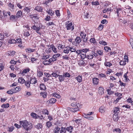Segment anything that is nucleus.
<instances>
[{"mask_svg":"<svg viewBox=\"0 0 133 133\" xmlns=\"http://www.w3.org/2000/svg\"><path fill=\"white\" fill-rule=\"evenodd\" d=\"M131 8L128 6H125L124 9V11L125 14L129 16H131L133 15V10L131 9Z\"/></svg>","mask_w":133,"mask_h":133,"instance_id":"obj_1","label":"nucleus"},{"mask_svg":"<svg viewBox=\"0 0 133 133\" xmlns=\"http://www.w3.org/2000/svg\"><path fill=\"white\" fill-rule=\"evenodd\" d=\"M30 70V69L29 68H27L22 70L20 71L19 74L22 76H26L28 75V73Z\"/></svg>","mask_w":133,"mask_h":133,"instance_id":"obj_2","label":"nucleus"},{"mask_svg":"<svg viewBox=\"0 0 133 133\" xmlns=\"http://www.w3.org/2000/svg\"><path fill=\"white\" fill-rule=\"evenodd\" d=\"M31 28L35 30L36 31V32L37 34H39L40 35H41V33L39 31V30L41 29V27L39 24H38V25H34L32 26L31 27Z\"/></svg>","mask_w":133,"mask_h":133,"instance_id":"obj_3","label":"nucleus"},{"mask_svg":"<svg viewBox=\"0 0 133 133\" xmlns=\"http://www.w3.org/2000/svg\"><path fill=\"white\" fill-rule=\"evenodd\" d=\"M67 24H66V27L67 30H71V31H73L74 29V25L72 24V22H70L69 23V21L67 22Z\"/></svg>","mask_w":133,"mask_h":133,"instance_id":"obj_4","label":"nucleus"},{"mask_svg":"<svg viewBox=\"0 0 133 133\" xmlns=\"http://www.w3.org/2000/svg\"><path fill=\"white\" fill-rule=\"evenodd\" d=\"M49 57V56L47 55L45 57H44V58L45 59L43 61V63L45 65H49L51 63V62L50 61L49 59H48V58Z\"/></svg>","mask_w":133,"mask_h":133,"instance_id":"obj_5","label":"nucleus"},{"mask_svg":"<svg viewBox=\"0 0 133 133\" xmlns=\"http://www.w3.org/2000/svg\"><path fill=\"white\" fill-rule=\"evenodd\" d=\"M89 49L85 48L81 50H76V53L79 55V54H80L82 52L87 53V52H89Z\"/></svg>","mask_w":133,"mask_h":133,"instance_id":"obj_6","label":"nucleus"},{"mask_svg":"<svg viewBox=\"0 0 133 133\" xmlns=\"http://www.w3.org/2000/svg\"><path fill=\"white\" fill-rule=\"evenodd\" d=\"M80 36L83 39V41L84 42H86L88 41L87 37L85 38L86 36V34L83 31L81 32L80 33Z\"/></svg>","mask_w":133,"mask_h":133,"instance_id":"obj_7","label":"nucleus"},{"mask_svg":"<svg viewBox=\"0 0 133 133\" xmlns=\"http://www.w3.org/2000/svg\"><path fill=\"white\" fill-rule=\"evenodd\" d=\"M31 84H35L37 82V79L35 77H32L29 81Z\"/></svg>","mask_w":133,"mask_h":133,"instance_id":"obj_8","label":"nucleus"},{"mask_svg":"<svg viewBox=\"0 0 133 133\" xmlns=\"http://www.w3.org/2000/svg\"><path fill=\"white\" fill-rule=\"evenodd\" d=\"M3 13L4 17L5 18H7L9 16H10L11 15L10 12L9 11L5 10H3Z\"/></svg>","mask_w":133,"mask_h":133,"instance_id":"obj_9","label":"nucleus"},{"mask_svg":"<svg viewBox=\"0 0 133 133\" xmlns=\"http://www.w3.org/2000/svg\"><path fill=\"white\" fill-rule=\"evenodd\" d=\"M46 12L48 14L51 16H52L54 15L55 12L54 11L52 10L51 9L48 8V9L46 10Z\"/></svg>","mask_w":133,"mask_h":133,"instance_id":"obj_10","label":"nucleus"},{"mask_svg":"<svg viewBox=\"0 0 133 133\" xmlns=\"http://www.w3.org/2000/svg\"><path fill=\"white\" fill-rule=\"evenodd\" d=\"M20 124L22 125V127L24 128H26V126L28 124V122L26 120L20 121L19 122Z\"/></svg>","mask_w":133,"mask_h":133,"instance_id":"obj_11","label":"nucleus"},{"mask_svg":"<svg viewBox=\"0 0 133 133\" xmlns=\"http://www.w3.org/2000/svg\"><path fill=\"white\" fill-rule=\"evenodd\" d=\"M92 83L94 85H97L99 83V79L96 77L92 78Z\"/></svg>","mask_w":133,"mask_h":133,"instance_id":"obj_12","label":"nucleus"},{"mask_svg":"<svg viewBox=\"0 0 133 133\" xmlns=\"http://www.w3.org/2000/svg\"><path fill=\"white\" fill-rule=\"evenodd\" d=\"M32 125L31 123H28L26 128L24 129L27 131L30 130L32 128Z\"/></svg>","mask_w":133,"mask_h":133,"instance_id":"obj_13","label":"nucleus"},{"mask_svg":"<svg viewBox=\"0 0 133 133\" xmlns=\"http://www.w3.org/2000/svg\"><path fill=\"white\" fill-rule=\"evenodd\" d=\"M8 8L9 10L11 11H14L15 9V7L14 5L12 3H9L8 4Z\"/></svg>","mask_w":133,"mask_h":133,"instance_id":"obj_14","label":"nucleus"},{"mask_svg":"<svg viewBox=\"0 0 133 133\" xmlns=\"http://www.w3.org/2000/svg\"><path fill=\"white\" fill-rule=\"evenodd\" d=\"M25 81L24 79L22 77H19L18 79V82L21 84H24Z\"/></svg>","mask_w":133,"mask_h":133,"instance_id":"obj_15","label":"nucleus"},{"mask_svg":"<svg viewBox=\"0 0 133 133\" xmlns=\"http://www.w3.org/2000/svg\"><path fill=\"white\" fill-rule=\"evenodd\" d=\"M86 62L82 60H80L78 61V64L80 66H84L86 65Z\"/></svg>","mask_w":133,"mask_h":133,"instance_id":"obj_16","label":"nucleus"},{"mask_svg":"<svg viewBox=\"0 0 133 133\" xmlns=\"http://www.w3.org/2000/svg\"><path fill=\"white\" fill-rule=\"evenodd\" d=\"M58 77L59 81L60 82H62L65 80V78L63 75H58Z\"/></svg>","mask_w":133,"mask_h":133,"instance_id":"obj_17","label":"nucleus"},{"mask_svg":"<svg viewBox=\"0 0 133 133\" xmlns=\"http://www.w3.org/2000/svg\"><path fill=\"white\" fill-rule=\"evenodd\" d=\"M98 93L101 95H102L104 93V89L102 87H100L98 88Z\"/></svg>","mask_w":133,"mask_h":133,"instance_id":"obj_18","label":"nucleus"},{"mask_svg":"<svg viewBox=\"0 0 133 133\" xmlns=\"http://www.w3.org/2000/svg\"><path fill=\"white\" fill-rule=\"evenodd\" d=\"M75 79L79 83H81L82 81V77L81 76L79 75L75 78Z\"/></svg>","mask_w":133,"mask_h":133,"instance_id":"obj_19","label":"nucleus"},{"mask_svg":"<svg viewBox=\"0 0 133 133\" xmlns=\"http://www.w3.org/2000/svg\"><path fill=\"white\" fill-rule=\"evenodd\" d=\"M13 88L15 93L18 92L21 89V87L19 86H17L16 88Z\"/></svg>","mask_w":133,"mask_h":133,"instance_id":"obj_20","label":"nucleus"},{"mask_svg":"<svg viewBox=\"0 0 133 133\" xmlns=\"http://www.w3.org/2000/svg\"><path fill=\"white\" fill-rule=\"evenodd\" d=\"M83 116L84 118L89 120H92L94 119V117H93L88 116L85 114H84L83 115Z\"/></svg>","mask_w":133,"mask_h":133,"instance_id":"obj_21","label":"nucleus"},{"mask_svg":"<svg viewBox=\"0 0 133 133\" xmlns=\"http://www.w3.org/2000/svg\"><path fill=\"white\" fill-rule=\"evenodd\" d=\"M64 49L63 50V52L67 54H68L70 51V47L67 46L65 47H64Z\"/></svg>","mask_w":133,"mask_h":133,"instance_id":"obj_22","label":"nucleus"},{"mask_svg":"<svg viewBox=\"0 0 133 133\" xmlns=\"http://www.w3.org/2000/svg\"><path fill=\"white\" fill-rule=\"evenodd\" d=\"M50 47L52 49L53 51L55 53H56L57 52V48L53 45L52 44L50 45Z\"/></svg>","mask_w":133,"mask_h":133,"instance_id":"obj_23","label":"nucleus"},{"mask_svg":"<svg viewBox=\"0 0 133 133\" xmlns=\"http://www.w3.org/2000/svg\"><path fill=\"white\" fill-rule=\"evenodd\" d=\"M66 130L67 131L71 133L73 131V128L72 126H70L69 127H67L66 128Z\"/></svg>","mask_w":133,"mask_h":133,"instance_id":"obj_24","label":"nucleus"},{"mask_svg":"<svg viewBox=\"0 0 133 133\" xmlns=\"http://www.w3.org/2000/svg\"><path fill=\"white\" fill-rule=\"evenodd\" d=\"M65 45H64L62 44H58L57 48L59 50H61L63 49L65 47Z\"/></svg>","mask_w":133,"mask_h":133,"instance_id":"obj_25","label":"nucleus"},{"mask_svg":"<svg viewBox=\"0 0 133 133\" xmlns=\"http://www.w3.org/2000/svg\"><path fill=\"white\" fill-rule=\"evenodd\" d=\"M39 88L40 89L42 90H45L46 89L45 86L43 83L41 84L40 85Z\"/></svg>","mask_w":133,"mask_h":133,"instance_id":"obj_26","label":"nucleus"},{"mask_svg":"<svg viewBox=\"0 0 133 133\" xmlns=\"http://www.w3.org/2000/svg\"><path fill=\"white\" fill-rule=\"evenodd\" d=\"M72 121L74 122L77 124H80L82 122L81 119H78L75 120H74V119Z\"/></svg>","mask_w":133,"mask_h":133,"instance_id":"obj_27","label":"nucleus"},{"mask_svg":"<svg viewBox=\"0 0 133 133\" xmlns=\"http://www.w3.org/2000/svg\"><path fill=\"white\" fill-rule=\"evenodd\" d=\"M69 110L72 112H75L77 111H79V110L78 109V108L76 107L75 108H70Z\"/></svg>","mask_w":133,"mask_h":133,"instance_id":"obj_28","label":"nucleus"},{"mask_svg":"<svg viewBox=\"0 0 133 133\" xmlns=\"http://www.w3.org/2000/svg\"><path fill=\"white\" fill-rule=\"evenodd\" d=\"M15 53V52L14 51H11L8 52L7 55L8 56H13Z\"/></svg>","mask_w":133,"mask_h":133,"instance_id":"obj_29","label":"nucleus"},{"mask_svg":"<svg viewBox=\"0 0 133 133\" xmlns=\"http://www.w3.org/2000/svg\"><path fill=\"white\" fill-rule=\"evenodd\" d=\"M25 85L28 89L30 87V81L29 80L25 81Z\"/></svg>","mask_w":133,"mask_h":133,"instance_id":"obj_30","label":"nucleus"},{"mask_svg":"<svg viewBox=\"0 0 133 133\" xmlns=\"http://www.w3.org/2000/svg\"><path fill=\"white\" fill-rule=\"evenodd\" d=\"M25 30L26 31V30L25 29H24L23 30V34L24 36L25 37H28V36L30 35V34L28 31H24V30Z\"/></svg>","mask_w":133,"mask_h":133,"instance_id":"obj_31","label":"nucleus"},{"mask_svg":"<svg viewBox=\"0 0 133 133\" xmlns=\"http://www.w3.org/2000/svg\"><path fill=\"white\" fill-rule=\"evenodd\" d=\"M81 39L80 37L79 36H77L75 39V41L76 43L79 44L81 42Z\"/></svg>","mask_w":133,"mask_h":133,"instance_id":"obj_32","label":"nucleus"},{"mask_svg":"<svg viewBox=\"0 0 133 133\" xmlns=\"http://www.w3.org/2000/svg\"><path fill=\"white\" fill-rule=\"evenodd\" d=\"M56 101V99L54 98H51L49 100V102L51 104H53L55 103Z\"/></svg>","mask_w":133,"mask_h":133,"instance_id":"obj_33","label":"nucleus"},{"mask_svg":"<svg viewBox=\"0 0 133 133\" xmlns=\"http://www.w3.org/2000/svg\"><path fill=\"white\" fill-rule=\"evenodd\" d=\"M104 64L105 66L109 67H110L112 65V63L109 62L105 61L104 62Z\"/></svg>","mask_w":133,"mask_h":133,"instance_id":"obj_34","label":"nucleus"},{"mask_svg":"<svg viewBox=\"0 0 133 133\" xmlns=\"http://www.w3.org/2000/svg\"><path fill=\"white\" fill-rule=\"evenodd\" d=\"M86 53H83L82 52L80 55L81 56V58L83 59L87 58V55H86Z\"/></svg>","mask_w":133,"mask_h":133,"instance_id":"obj_35","label":"nucleus"},{"mask_svg":"<svg viewBox=\"0 0 133 133\" xmlns=\"http://www.w3.org/2000/svg\"><path fill=\"white\" fill-rule=\"evenodd\" d=\"M25 50L27 52L30 53L31 52H34V51L35 49H32L30 48H28L26 49Z\"/></svg>","mask_w":133,"mask_h":133,"instance_id":"obj_36","label":"nucleus"},{"mask_svg":"<svg viewBox=\"0 0 133 133\" xmlns=\"http://www.w3.org/2000/svg\"><path fill=\"white\" fill-rule=\"evenodd\" d=\"M63 75L65 78H69L70 77V75L68 72H64Z\"/></svg>","mask_w":133,"mask_h":133,"instance_id":"obj_37","label":"nucleus"},{"mask_svg":"<svg viewBox=\"0 0 133 133\" xmlns=\"http://www.w3.org/2000/svg\"><path fill=\"white\" fill-rule=\"evenodd\" d=\"M6 93L12 95L15 93L13 88L9 90L6 92Z\"/></svg>","mask_w":133,"mask_h":133,"instance_id":"obj_38","label":"nucleus"},{"mask_svg":"<svg viewBox=\"0 0 133 133\" xmlns=\"http://www.w3.org/2000/svg\"><path fill=\"white\" fill-rule=\"evenodd\" d=\"M22 11L21 10L18 11L16 14V17L18 18L21 17L22 14Z\"/></svg>","mask_w":133,"mask_h":133,"instance_id":"obj_39","label":"nucleus"},{"mask_svg":"<svg viewBox=\"0 0 133 133\" xmlns=\"http://www.w3.org/2000/svg\"><path fill=\"white\" fill-rule=\"evenodd\" d=\"M38 12H41L42 10V9L41 7L39 6H37L35 9Z\"/></svg>","mask_w":133,"mask_h":133,"instance_id":"obj_40","label":"nucleus"},{"mask_svg":"<svg viewBox=\"0 0 133 133\" xmlns=\"http://www.w3.org/2000/svg\"><path fill=\"white\" fill-rule=\"evenodd\" d=\"M60 129L57 126L54 129L53 131L55 133H57L59 132Z\"/></svg>","mask_w":133,"mask_h":133,"instance_id":"obj_41","label":"nucleus"},{"mask_svg":"<svg viewBox=\"0 0 133 133\" xmlns=\"http://www.w3.org/2000/svg\"><path fill=\"white\" fill-rule=\"evenodd\" d=\"M66 128L62 127L61 130H60V133H66Z\"/></svg>","mask_w":133,"mask_h":133,"instance_id":"obj_42","label":"nucleus"},{"mask_svg":"<svg viewBox=\"0 0 133 133\" xmlns=\"http://www.w3.org/2000/svg\"><path fill=\"white\" fill-rule=\"evenodd\" d=\"M31 115L34 118H38V115L34 113H32L31 114Z\"/></svg>","mask_w":133,"mask_h":133,"instance_id":"obj_43","label":"nucleus"},{"mask_svg":"<svg viewBox=\"0 0 133 133\" xmlns=\"http://www.w3.org/2000/svg\"><path fill=\"white\" fill-rule=\"evenodd\" d=\"M46 125L47 128H49L52 125V124L51 122L49 121L46 123Z\"/></svg>","mask_w":133,"mask_h":133,"instance_id":"obj_44","label":"nucleus"},{"mask_svg":"<svg viewBox=\"0 0 133 133\" xmlns=\"http://www.w3.org/2000/svg\"><path fill=\"white\" fill-rule=\"evenodd\" d=\"M42 127V124L40 123H38L35 126V127L38 129H39L41 128Z\"/></svg>","mask_w":133,"mask_h":133,"instance_id":"obj_45","label":"nucleus"},{"mask_svg":"<svg viewBox=\"0 0 133 133\" xmlns=\"http://www.w3.org/2000/svg\"><path fill=\"white\" fill-rule=\"evenodd\" d=\"M111 9L110 8H107L104 9L103 10V12L104 13H106L108 12L109 11H110Z\"/></svg>","mask_w":133,"mask_h":133,"instance_id":"obj_46","label":"nucleus"},{"mask_svg":"<svg viewBox=\"0 0 133 133\" xmlns=\"http://www.w3.org/2000/svg\"><path fill=\"white\" fill-rule=\"evenodd\" d=\"M113 118L115 121H117L119 119V117L118 116L117 114H115L113 116Z\"/></svg>","mask_w":133,"mask_h":133,"instance_id":"obj_47","label":"nucleus"},{"mask_svg":"<svg viewBox=\"0 0 133 133\" xmlns=\"http://www.w3.org/2000/svg\"><path fill=\"white\" fill-rule=\"evenodd\" d=\"M16 17H17L15 15H10V16L9 18L11 20H14L16 19Z\"/></svg>","mask_w":133,"mask_h":133,"instance_id":"obj_48","label":"nucleus"},{"mask_svg":"<svg viewBox=\"0 0 133 133\" xmlns=\"http://www.w3.org/2000/svg\"><path fill=\"white\" fill-rule=\"evenodd\" d=\"M114 109V112L115 113H118L120 111V109L118 107H115Z\"/></svg>","mask_w":133,"mask_h":133,"instance_id":"obj_49","label":"nucleus"},{"mask_svg":"<svg viewBox=\"0 0 133 133\" xmlns=\"http://www.w3.org/2000/svg\"><path fill=\"white\" fill-rule=\"evenodd\" d=\"M9 107V104L8 103L6 104H3L2 105V108H7Z\"/></svg>","mask_w":133,"mask_h":133,"instance_id":"obj_50","label":"nucleus"},{"mask_svg":"<svg viewBox=\"0 0 133 133\" xmlns=\"http://www.w3.org/2000/svg\"><path fill=\"white\" fill-rule=\"evenodd\" d=\"M40 95L44 98H45L46 97L47 94L45 92H41L40 93Z\"/></svg>","mask_w":133,"mask_h":133,"instance_id":"obj_51","label":"nucleus"},{"mask_svg":"<svg viewBox=\"0 0 133 133\" xmlns=\"http://www.w3.org/2000/svg\"><path fill=\"white\" fill-rule=\"evenodd\" d=\"M70 51L71 52H75L76 50V49L74 48V47H70Z\"/></svg>","mask_w":133,"mask_h":133,"instance_id":"obj_52","label":"nucleus"},{"mask_svg":"<svg viewBox=\"0 0 133 133\" xmlns=\"http://www.w3.org/2000/svg\"><path fill=\"white\" fill-rule=\"evenodd\" d=\"M122 12V10L121 8H118L117 9L116 12L117 14V15L119 16V14Z\"/></svg>","mask_w":133,"mask_h":133,"instance_id":"obj_53","label":"nucleus"},{"mask_svg":"<svg viewBox=\"0 0 133 133\" xmlns=\"http://www.w3.org/2000/svg\"><path fill=\"white\" fill-rule=\"evenodd\" d=\"M16 42L15 40L13 39H10L9 41V43H15Z\"/></svg>","mask_w":133,"mask_h":133,"instance_id":"obj_54","label":"nucleus"},{"mask_svg":"<svg viewBox=\"0 0 133 133\" xmlns=\"http://www.w3.org/2000/svg\"><path fill=\"white\" fill-rule=\"evenodd\" d=\"M16 5L20 9H22L23 7V6H22L20 3H17Z\"/></svg>","mask_w":133,"mask_h":133,"instance_id":"obj_55","label":"nucleus"},{"mask_svg":"<svg viewBox=\"0 0 133 133\" xmlns=\"http://www.w3.org/2000/svg\"><path fill=\"white\" fill-rule=\"evenodd\" d=\"M126 61L124 60H122L119 62L120 65H125L126 64Z\"/></svg>","mask_w":133,"mask_h":133,"instance_id":"obj_56","label":"nucleus"},{"mask_svg":"<svg viewBox=\"0 0 133 133\" xmlns=\"http://www.w3.org/2000/svg\"><path fill=\"white\" fill-rule=\"evenodd\" d=\"M67 10L68 15L67 17H68V19H69L70 18H71V14L70 11L68 9H67Z\"/></svg>","mask_w":133,"mask_h":133,"instance_id":"obj_57","label":"nucleus"},{"mask_svg":"<svg viewBox=\"0 0 133 133\" xmlns=\"http://www.w3.org/2000/svg\"><path fill=\"white\" fill-rule=\"evenodd\" d=\"M55 13L56 16L58 17H59L60 16V14L59 12V10H57L55 11Z\"/></svg>","mask_w":133,"mask_h":133,"instance_id":"obj_58","label":"nucleus"},{"mask_svg":"<svg viewBox=\"0 0 133 133\" xmlns=\"http://www.w3.org/2000/svg\"><path fill=\"white\" fill-rule=\"evenodd\" d=\"M97 52L98 53V54L100 56H102L103 55V51L102 50H97Z\"/></svg>","mask_w":133,"mask_h":133,"instance_id":"obj_59","label":"nucleus"},{"mask_svg":"<svg viewBox=\"0 0 133 133\" xmlns=\"http://www.w3.org/2000/svg\"><path fill=\"white\" fill-rule=\"evenodd\" d=\"M128 73V72H127L126 73H125L124 75V77L125 79V80L127 81L128 80H129V78H128V77L127 76V74Z\"/></svg>","mask_w":133,"mask_h":133,"instance_id":"obj_60","label":"nucleus"},{"mask_svg":"<svg viewBox=\"0 0 133 133\" xmlns=\"http://www.w3.org/2000/svg\"><path fill=\"white\" fill-rule=\"evenodd\" d=\"M99 43L100 44H102L103 45H107V43L106 42H105L103 41L102 40L101 41H100L99 42Z\"/></svg>","mask_w":133,"mask_h":133,"instance_id":"obj_61","label":"nucleus"},{"mask_svg":"<svg viewBox=\"0 0 133 133\" xmlns=\"http://www.w3.org/2000/svg\"><path fill=\"white\" fill-rule=\"evenodd\" d=\"M51 63L52 62H54L55 61H56L57 58H55L54 56H53L52 57L49 59Z\"/></svg>","mask_w":133,"mask_h":133,"instance_id":"obj_62","label":"nucleus"},{"mask_svg":"<svg viewBox=\"0 0 133 133\" xmlns=\"http://www.w3.org/2000/svg\"><path fill=\"white\" fill-rule=\"evenodd\" d=\"M93 55L92 54L90 55H87V58L88 59H91L93 58Z\"/></svg>","mask_w":133,"mask_h":133,"instance_id":"obj_63","label":"nucleus"},{"mask_svg":"<svg viewBox=\"0 0 133 133\" xmlns=\"http://www.w3.org/2000/svg\"><path fill=\"white\" fill-rule=\"evenodd\" d=\"M113 132H117L121 133V130L119 128H116L114 129L113 130Z\"/></svg>","mask_w":133,"mask_h":133,"instance_id":"obj_64","label":"nucleus"}]
</instances>
